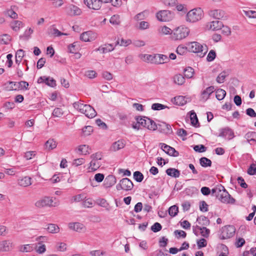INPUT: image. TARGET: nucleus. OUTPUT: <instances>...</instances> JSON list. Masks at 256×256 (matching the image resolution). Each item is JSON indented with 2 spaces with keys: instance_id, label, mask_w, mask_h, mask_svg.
<instances>
[{
  "instance_id": "nucleus-1",
  "label": "nucleus",
  "mask_w": 256,
  "mask_h": 256,
  "mask_svg": "<svg viewBox=\"0 0 256 256\" xmlns=\"http://www.w3.org/2000/svg\"><path fill=\"white\" fill-rule=\"evenodd\" d=\"M212 195L217 198L223 203L234 204L235 202V200L231 197L222 184H218L212 190Z\"/></svg>"
},
{
  "instance_id": "nucleus-2",
  "label": "nucleus",
  "mask_w": 256,
  "mask_h": 256,
  "mask_svg": "<svg viewBox=\"0 0 256 256\" xmlns=\"http://www.w3.org/2000/svg\"><path fill=\"white\" fill-rule=\"evenodd\" d=\"M190 30L184 26H180L174 28L171 32V38L174 40H180L188 36Z\"/></svg>"
},
{
  "instance_id": "nucleus-3",
  "label": "nucleus",
  "mask_w": 256,
  "mask_h": 256,
  "mask_svg": "<svg viewBox=\"0 0 256 256\" xmlns=\"http://www.w3.org/2000/svg\"><path fill=\"white\" fill-rule=\"evenodd\" d=\"M187 46L190 52L197 53L200 58L204 57L207 52L206 46H205L204 48L202 44L196 42H190Z\"/></svg>"
},
{
  "instance_id": "nucleus-4",
  "label": "nucleus",
  "mask_w": 256,
  "mask_h": 256,
  "mask_svg": "<svg viewBox=\"0 0 256 256\" xmlns=\"http://www.w3.org/2000/svg\"><path fill=\"white\" fill-rule=\"evenodd\" d=\"M29 84L25 81L20 82H8L4 84V88L6 90H19L28 89Z\"/></svg>"
},
{
  "instance_id": "nucleus-5",
  "label": "nucleus",
  "mask_w": 256,
  "mask_h": 256,
  "mask_svg": "<svg viewBox=\"0 0 256 256\" xmlns=\"http://www.w3.org/2000/svg\"><path fill=\"white\" fill-rule=\"evenodd\" d=\"M202 14L203 11L200 8H194L188 12L186 20L190 22H195L202 18Z\"/></svg>"
},
{
  "instance_id": "nucleus-6",
  "label": "nucleus",
  "mask_w": 256,
  "mask_h": 256,
  "mask_svg": "<svg viewBox=\"0 0 256 256\" xmlns=\"http://www.w3.org/2000/svg\"><path fill=\"white\" fill-rule=\"evenodd\" d=\"M174 13L168 10H162L156 13L157 19L160 22H169L174 18Z\"/></svg>"
},
{
  "instance_id": "nucleus-7",
  "label": "nucleus",
  "mask_w": 256,
  "mask_h": 256,
  "mask_svg": "<svg viewBox=\"0 0 256 256\" xmlns=\"http://www.w3.org/2000/svg\"><path fill=\"white\" fill-rule=\"evenodd\" d=\"M133 187L132 182L128 178H122L116 186V188L118 190L129 191L132 190Z\"/></svg>"
},
{
  "instance_id": "nucleus-8",
  "label": "nucleus",
  "mask_w": 256,
  "mask_h": 256,
  "mask_svg": "<svg viewBox=\"0 0 256 256\" xmlns=\"http://www.w3.org/2000/svg\"><path fill=\"white\" fill-rule=\"evenodd\" d=\"M58 205L57 202H54L52 198L44 197L35 203V206L38 208H42L44 206H56Z\"/></svg>"
},
{
  "instance_id": "nucleus-9",
  "label": "nucleus",
  "mask_w": 256,
  "mask_h": 256,
  "mask_svg": "<svg viewBox=\"0 0 256 256\" xmlns=\"http://www.w3.org/2000/svg\"><path fill=\"white\" fill-rule=\"evenodd\" d=\"M66 14L71 16H80L82 11L78 6L72 4H70L65 8Z\"/></svg>"
},
{
  "instance_id": "nucleus-10",
  "label": "nucleus",
  "mask_w": 256,
  "mask_h": 256,
  "mask_svg": "<svg viewBox=\"0 0 256 256\" xmlns=\"http://www.w3.org/2000/svg\"><path fill=\"white\" fill-rule=\"evenodd\" d=\"M235 232V228L233 226H228L222 228L220 234L221 239L224 240L232 237Z\"/></svg>"
},
{
  "instance_id": "nucleus-11",
  "label": "nucleus",
  "mask_w": 256,
  "mask_h": 256,
  "mask_svg": "<svg viewBox=\"0 0 256 256\" xmlns=\"http://www.w3.org/2000/svg\"><path fill=\"white\" fill-rule=\"evenodd\" d=\"M14 248V244L11 240H6L0 242V252H8Z\"/></svg>"
},
{
  "instance_id": "nucleus-12",
  "label": "nucleus",
  "mask_w": 256,
  "mask_h": 256,
  "mask_svg": "<svg viewBox=\"0 0 256 256\" xmlns=\"http://www.w3.org/2000/svg\"><path fill=\"white\" fill-rule=\"evenodd\" d=\"M97 38V34L92 31H87L82 33L80 39L85 42H92Z\"/></svg>"
},
{
  "instance_id": "nucleus-13",
  "label": "nucleus",
  "mask_w": 256,
  "mask_h": 256,
  "mask_svg": "<svg viewBox=\"0 0 256 256\" xmlns=\"http://www.w3.org/2000/svg\"><path fill=\"white\" fill-rule=\"evenodd\" d=\"M208 15L216 19L220 20L226 18V12L220 9L212 10L208 12Z\"/></svg>"
},
{
  "instance_id": "nucleus-14",
  "label": "nucleus",
  "mask_w": 256,
  "mask_h": 256,
  "mask_svg": "<svg viewBox=\"0 0 256 256\" xmlns=\"http://www.w3.org/2000/svg\"><path fill=\"white\" fill-rule=\"evenodd\" d=\"M159 146L167 154L170 156H178L179 155V153L176 150L164 143H160Z\"/></svg>"
},
{
  "instance_id": "nucleus-15",
  "label": "nucleus",
  "mask_w": 256,
  "mask_h": 256,
  "mask_svg": "<svg viewBox=\"0 0 256 256\" xmlns=\"http://www.w3.org/2000/svg\"><path fill=\"white\" fill-rule=\"evenodd\" d=\"M84 3L90 8L98 10L102 7L101 2L99 0H84Z\"/></svg>"
},
{
  "instance_id": "nucleus-16",
  "label": "nucleus",
  "mask_w": 256,
  "mask_h": 256,
  "mask_svg": "<svg viewBox=\"0 0 256 256\" xmlns=\"http://www.w3.org/2000/svg\"><path fill=\"white\" fill-rule=\"evenodd\" d=\"M38 82L39 84L44 82L46 85L52 88L56 86V82L53 78H50V77L46 76L40 77L38 80Z\"/></svg>"
},
{
  "instance_id": "nucleus-17",
  "label": "nucleus",
  "mask_w": 256,
  "mask_h": 256,
  "mask_svg": "<svg viewBox=\"0 0 256 256\" xmlns=\"http://www.w3.org/2000/svg\"><path fill=\"white\" fill-rule=\"evenodd\" d=\"M223 24L222 22L215 20L208 22L206 24V28L208 30H218L222 29Z\"/></svg>"
},
{
  "instance_id": "nucleus-18",
  "label": "nucleus",
  "mask_w": 256,
  "mask_h": 256,
  "mask_svg": "<svg viewBox=\"0 0 256 256\" xmlns=\"http://www.w3.org/2000/svg\"><path fill=\"white\" fill-rule=\"evenodd\" d=\"M218 136L226 138L228 140H231L234 136V133L229 128H225L222 129Z\"/></svg>"
},
{
  "instance_id": "nucleus-19",
  "label": "nucleus",
  "mask_w": 256,
  "mask_h": 256,
  "mask_svg": "<svg viewBox=\"0 0 256 256\" xmlns=\"http://www.w3.org/2000/svg\"><path fill=\"white\" fill-rule=\"evenodd\" d=\"M157 128L161 132L166 134H170L172 132V129L170 126L165 122H162L157 124Z\"/></svg>"
},
{
  "instance_id": "nucleus-20",
  "label": "nucleus",
  "mask_w": 256,
  "mask_h": 256,
  "mask_svg": "<svg viewBox=\"0 0 256 256\" xmlns=\"http://www.w3.org/2000/svg\"><path fill=\"white\" fill-rule=\"evenodd\" d=\"M116 182V177L113 175H108L104 180V186L105 188H110L114 185Z\"/></svg>"
},
{
  "instance_id": "nucleus-21",
  "label": "nucleus",
  "mask_w": 256,
  "mask_h": 256,
  "mask_svg": "<svg viewBox=\"0 0 256 256\" xmlns=\"http://www.w3.org/2000/svg\"><path fill=\"white\" fill-rule=\"evenodd\" d=\"M83 114L86 116L90 118H94L96 115V112L94 109L89 104H86Z\"/></svg>"
},
{
  "instance_id": "nucleus-22",
  "label": "nucleus",
  "mask_w": 256,
  "mask_h": 256,
  "mask_svg": "<svg viewBox=\"0 0 256 256\" xmlns=\"http://www.w3.org/2000/svg\"><path fill=\"white\" fill-rule=\"evenodd\" d=\"M167 60H169L168 56L164 54H154V64H162L166 62Z\"/></svg>"
},
{
  "instance_id": "nucleus-23",
  "label": "nucleus",
  "mask_w": 256,
  "mask_h": 256,
  "mask_svg": "<svg viewBox=\"0 0 256 256\" xmlns=\"http://www.w3.org/2000/svg\"><path fill=\"white\" fill-rule=\"evenodd\" d=\"M90 148L88 145L82 144L79 146L76 149V151L78 154L86 155L90 153Z\"/></svg>"
},
{
  "instance_id": "nucleus-24",
  "label": "nucleus",
  "mask_w": 256,
  "mask_h": 256,
  "mask_svg": "<svg viewBox=\"0 0 256 256\" xmlns=\"http://www.w3.org/2000/svg\"><path fill=\"white\" fill-rule=\"evenodd\" d=\"M69 228L71 230L78 232H82L85 230L84 224L80 222L70 223Z\"/></svg>"
},
{
  "instance_id": "nucleus-25",
  "label": "nucleus",
  "mask_w": 256,
  "mask_h": 256,
  "mask_svg": "<svg viewBox=\"0 0 256 256\" xmlns=\"http://www.w3.org/2000/svg\"><path fill=\"white\" fill-rule=\"evenodd\" d=\"M215 90L214 86H210L202 92L201 97L204 100H207L210 96Z\"/></svg>"
},
{
  "instance_id": "nucleus-26",
  "label": "nucleus",
  "mask_w": 256,
  "mask_h": 256,
  "mask_svg": "<svg viewBox=\"0 0 256 256\" xmlns=\"http://www.w3.org/2000/svg\"><path fill=\"white\" fill-rule=\"evenodd\" d=\"M18 184L20 186L26 187L32 184L31 178L24 176L18 180Z\"/></svg>"
},
{
  "instance_id": "nucleus-27",
  "label": "nucleus",
  "mask_w": 256,
  "mask_h": 256,
  "mask_svg": "<svg viewBox=\"0 0 256 256\" xmlns=\"http://www.w3.org/2000/svg\"><path fill=\"white\" fill-rule=\"evenodd\" d=\"M114 47L112 44H105L104 46H100L96 48V51H100L102 53H106L112 51Z\"/></svg>"
},
{
  "instance_id": "nucleus-28",
  "label": "nucleus",
  "mask_w": 256,
  "mask_h": 256,
  "mask_svg": "<svg viewBox=\"0 0 256 256\" xmlns=\"http://www.w3.org/2000/svg\"><path fill=\"white\" fill-rule=\"evenodd\" d=\"M86 104H84L81 100L74 102L73 104L74 108L82 114H83Z\"/></svg>"
},
{
  "instance_id": "nucleus-29",
  "label": "nucleus",
  "mask_w": 256,
  "mask_h": 256,
  "mask_svg": "<svg viewBox=\"0 0 256 256\" xmlns=\"http://www.w3.org/2000/svg\"><path fill=\"white\" fill-rule=\"evenodd\" d=\"M166 172L168 176L175 178H178L180 176V172L174 168H168Z\"/></svg>"
},
{
  "instance_id": "nucleus-30",
  "label": "nucleus",
  "mask_w": 256,
  "mask_h": 256,
  "mask_svg": "<svg viewBox=\"0 0 256 256\" xmlns=\"http://www.w3.org/2000/svg\"><path fill=\"white\" fill-rule=\"evenodd\" d=\"M146 121L144 128H146L148 130H154L157 128V124L154 120L148 118Z\"/></svg>"
},
{
  "instance_id": "nucleus-31",
  "label": "nucleus",
  "mask_w": 256,
  "mask_h": 256,
  "mask_svg": "<svg viewBox=\"0 0 256 256\" xmlns=\"http://www.w3.org/2000/svg\"><path fill=\"white\" fill-rule=\"evenodd\" d=\"M196 222L198 223L199 224L203 226H208L210 223V220L208 218L202 216L198 217Z\"/></svg>"
},
{
  "instance_id": "nucleus-32",
  "label": "nucleus",
  "mask_w": 256,
  "mask_h": 256,
  "mask_svg": "<svg viewBox=\"0 0 256 256\" xmlns=\"http://www.w3.org/2000/svg\"><path fill=\"white\" fill-rule=\"evenodd\" d=\"M46 230L48 232L52 234L58 233L60 231L59 227L56 224H48Z\"/></svg>"
},
{
  "instance_id": "nucleus-33",
  "label": "nucleus",
  "mask_w": 256,
  "mask_h": 256,
  "mask_svg": "<svg viewBox=\"0 0 256 256\" xmlns=\"http://www.w3.org/2000/svg\"><path fill=\"white\" fill-rule=\"evenodd\" d=\"M56 142L54 139H49L45 143L46 148L48 150H52L56 147Z\"/></svg>"
},
{
  "instance_id": "nucleus-34",
  "label": "nucleus",
  "mask_w": 256,
  "mask_h": 256,
  "mask_svg": "<svg viewBox=\"0 0 256 256\" xmlns=\"http://www.w3.org/2000/svg\"><path fill=\"white\" fill-rule=\"evenodd\" d=\"M174 83L178 85H182L185 82V78L180 74H176L174 77Z\"/></svg>"
},
{
  "instance_id": "nucleus-35",
  "label": "nucleus",
  "mask_w": 256,
  "mask_h": 256,
  "mask_svg": "<svg viewBox=\"0 0 256 256\" xmlns=\"http://www.w3.org/2000/svg\"><path fill=\"white\" fill-rule=\"evenodd\" d=\"M124 142L122 140H119L112 144V150L116 151L124 148Z\"/></svg>"
},
{
  "instance_id": "nucleus-36",
  "label": "nucleus",
  "mask_w": 256,
  "mask_h": 256,
  "mask_svg": "<svg viewBox=\"0 0 256 256\" xmlns=\"http://www.w3.org/2000/svg\"><path fill=\"white\" fill-rule=\"evenodd\" d=\"M200 164L202 166L206 168L210 166L212 162L210 159L206 157H202L200 159Z\"/></svg>"
},
{
  "instance_id": "nucleus-37",
  "label": "nucleus",
  "mask_w": 256,
  "mask_h": 256,
  "mask_svg": "<svg viewBox=\"0 0 256 256\" xmlns=\"http://www.w3.org/2000/svg\"><path fill=\"white\" fill-rule=\"evenodd\" d=\"M16 6H11L10 9L7 10L6 14L12 18H16L18 14L16 12Z\"/></svg>"
},
{
  "instance_id": "nucleus-38",
  "label": "nucleus",
  "mask_w": 256,
  "mask_h": 256,
  "mask_svg": "<svg viewBox=\"0 0 256 256\" xmlns=\"http://www.w3.org/2000/svg\"><path fill=\"white\" fill-rule=\"evenodd\" d=\"M190 118L191 120V124L193 126L196 128L200 126L198 118L196 114L194 112H191Z\"/></svg>"
},
{
  "instance_id": "nucleus-39",
  "label": "nucleus",
  "mask_w": 256,
  "mask_h": 256,
  "mask_svg": "<svg viewBox=\"0 0 256 256\" xmlns=\"http://www.w3.org/2000/svg\"><path fill=\"white\" fill-rule=\"evenodd\" d=\"M216 90V96L218 100H222L224 98L226 95V92L221 88L218 89Z\"/></svg>"
},
{
  "instance_id": "nucleus-40",
  "label": "nucleus",
  "mask_w": 256,
  "mask_h": 256,
  "mask_svg": "<svg viewBox=\"0 0 256 256\" xmlns=\"http://www.w3.org/2000/svg\"><path fill=\"white\" fill-rule=\"evenodd\" d=\"M131 44L132 40H124L122 38L120 40H116L115 46H116L117 45H120L122 46H129Z\"/></svg>"
},
{
  "instance_id": "nucleus-41",
  "label": "nucleus",
  "mask_w": 256,
  "mask_h": 256,
  "mask_svg": "<svg viewBox=\"0 0 256 256\" xmlns=\"http://www.w3.org/2000/svg\"><path fill=\"white\" fill-rule=\"evenodd\" d=\"M228 75V74L225 71H223L220 72L218 76H217L216 80V82L219 84L223 83L224 80L226 78Z\"/></svg>"
},
{
  "instance_id": "nucleus-42",
  "label": "nucleus",
  "mask_w": 256,
  "mask_h": 256,
  "mask_svg": "<svg viewBox=\"0 0 256 256\" xmlns=\"http://www.w3.org/2000/svg\"><path fill=\"white\" fill-rule=\"evenodd\" d=\"M194 70L192 67H188L184 70V76L188 78H192L194 74Z\"/></svg>"
},
{
  "instance_id": "nucleus-43",
  "label": "nucleus",
  "mask_w": 256,
  "mask_h": 256,
  "mask_svg": "<svg viewBox=\"0 0 256 256\" xmlns=\"http://www.w3.org/2000/svg\"><path fill=\"white\" fill-rule=\"evenodd\" d=\"M188 50V46H184L182 45H180L178 46L176 52L178 54L182 56L186 54Z\"/></svg>"
},
{
  "instance_id": "nucleus-44",
  "label": "nucleus",
  "mask_w": 256,
  "mask_h": 256,
  "mask_svg": "<svg viewBox=\"0 0 256 256\" xmlns=\"http://www.w3.org/2000/svg\"><path fill=\"white\" fill-rule=\"evenodd\" d=\"M178 212V208L176 205H174L168 208V214L172 217H174L176 216Z\"/></svg>"
},
{
  "instance_id": "nucleus-45",
  "label": "nucleus",
  "mask_w": 256,
  "mask_h": 256,
  "mask_svg": "<svg viewBox=\"0 0 256 256\" xmlns=\"http://www.w3.org/2000/svg\"><path fill=\"white\" fill-rule=\"evenodd\" d=\"M10 40V36L8 34H4L0 36V42L2 44H7Z\"/></svg>"
},
{
  "instance_id": "nucleus-46",
  "label": "nucleus",
  "mask_w": 256,
  "mask_h": 256,
  "mask_svg": "<svg viewBox=\"0 0 256 256\" xmlns=\"http://www.w3.org/2000/svg\"><path fill=\"white\" fill-rule=\"evenodd\" d=\"M19 250L23 252H30L33 250V248L30 244H26L21 246L19 248Z\"/></svg>"
},
{
  "instance_id": "nucleus-47",
  "label": "nucleus",
  "mask_w": 256,
  "mask_h": 256,
  "mask_svg": "<svg viewBox=\"0 0 256 256\" xmlns=\"http://www.w3.org/2000/svg\"><path fill=\"white\" fill-rule=\"evenodd\" d=\"M166 108H168L166 106L159 103H154L153 104L152 106V109L154 110H160Z\"/></svg>"
},
{
  "instance_id": "nucleus-48",
  "label": "nucleus",
  "mask_w": 256,
  "mask_h": 256,
  "mask_svg": "<svg viewBox=\"0 0 256 256\" xmlns=\"http://www.w3.org/2000/svg\"><path fill=\"white\" fill-rule=\"evenodd\" d=\"M174 99L176 104L178 106H183L186 102V101L184 100V98L183 96H176Z\"/></svg>"
},
{
  "instance_id": "nucleus-49",
  "label": "nucleus",
  "mask_w": 256,
  "mask_h": 256,
  "mask_svg": "<svg viewBox=\"0 0 256 256\" xmlns=\"http://www.w3.org/2000/svg\"><path fill=\"white\" fill-rule=\"evenodd\" d=\"M110 22L113 25H118L120 22V16L118 15L112 16L110 20Z\"/></svg>"
},
{
  "instance_id": "nucleus-50",
  "label": "nucleus",
  "mask_w": 256,
  "mask_h": 256,
  "mask_svg": "<svg viewBox=\"0 0 256 256\" xmlns=\"http://www.w3.org/2000/svg\"><path fill=\"white\" fill-rule=\"evenodd\" d=\"M64 114V112L62 108H56L54 109L52 112V116L54 117L60 118Z\"/></svg>"
},
{
  "instance_id": "nucleus-51",
  "label": "nucleus",
  "mask_w": 256,
  "mask_h": 256,
  "mask_svg": "<svg viewBox=\"0 0 256 256\" xmlns=\"http://www.w3.org/2000/svg\"><path fill=\"white\" fill-rule=\"evenodd\" d=\"M22 25V22L19 20H15L14 22L11 24V28L14 30L18 31L19 30Z\"/></svg>"
},
{
  "instance_id": "nucleus-52",
  "label": "nucleus",
  "mask_w": 256,
  "mask_h": 256,
  "mask_svg": "<svg viewBox=\"0 0 256 256\" xmlns=\"http://www.w3.org/2000/svg\"><path fill=\"white\" fill-rule=\"evenodd\" d=\"M134 178L138 182H141L144 179V176L140 172L136 171L134 173Z\"/></svg>"
},
{
  "instance_id": "nucleus-53",
  "label": "nucleus",
  "mask_w": 256,
  "mask_h": 256,
  "mask_svg": "<svg viewBox=\"0 0 256 256\" xmlns=\"http://www.w3.org/2000/svg\"><path fill=\"white\" fill-rule=\"evenodd\" d=\"M143 60L154 64V54H144L143 56Z\"/></svg>"
},
{
  "instance_id": "nucleus-54",
  "label": "nucleus",
  "mask_w": 256,
  "mask_h": 256,
  "mask_svg": "<svg viewBox=\"0 0 256 256\" xmlns=\"http://www.w3.org/2000/svg\"><path fill=\"white\" fill-rule=\"evenodd\" d=\"M216 57V53L215 51L213 50H212L210 51L208 54L206 60L208 62H212L215 59Z\"/></svg>"
},
{
  "instance_id": "nucleus-55",
  "label": "nucleus",
  "mask_w": 256,
  "mask_h": 256,
  "mask_svg": "<svg viewBox=\"0 0 256 256\" xmlns=\"http://www.w3.org/2000/svg\"><path fill=\"white\" fill-rule=\"evenodd\" d=\"M50 32L52 35L55 36H60L62 35H67V34L62 32L56 28H51Z\"/></svg>"
},
{
  "instance_id": "nucleus-56",
  "label": "nucleus",
  "mask_w": 256,
  "mask_h": 256,
  "mask_svg": "<svg viewBox=\"0 0 256 256\" xmlns=\"http://www.w3.org/2000/svg\"><path fill=\"white\" fill-rule=\"evenodd\" d=\"M147 118H148L146 116L142 118L140 116H138L136 118V120L140 124L141 126L144 127L146 126V120H147Z\"/></svg>"
},
{
  "instance_id": "nucleus-57",
  "label": "nucleus",
  "mask_w": 256,
  "mask_h": 256,
  "mask_svg": "<svg viewBox=\"0 0 256 256\" xmlns=\"http://www.w3.org/2000/svg\"><path fill=\"white\" fill-rule=\"evenodd\" d=\"M82 132L84 136H88V135L90 134L91 132H92L93 128H92V126H84L82 128Z\"/></svg>"
},
{
  "instance_id": "nucleus-58",
  "label": "nucleus",
  "mask_w": 256,
  "mask_h": 256,
  "mask_svg": "<svg viewBox=\"0 0 256 256\" xmlns=\"http://www.w3.org/2000/svg\"><path fill=\"white\" fill-rule=\"evenodd\" d=\"M174 234L178 238L180 237L185 238L186 236V233L182 230H176L174 232Z\"/></svg>"
},
{
  "instance_id": "nucleus-59",
  "label": "nucleus",
  "mask_w": 256,
  "mask_h": 256,
  "mask_svg": "<svg viewBox=\"0 0 256 256\" xmlns=\"http://www.w3.org/2000/svg\"><path fill=\"white\" fill-rule=\"evenodd\" d=\"M162 228V226L158 222H155L151 227V230L154 232L160 231Z\"/></svg>"
},
{
  "instance_id": "nucleus-60",
  "label": "nucleus",
  "mask_w": 256,
  "mask_h": 256,
  "mask_svg": "<svg viewBox=\"0 0 256 256\" xmlns=\"http://www.w3.org/2000/svg\"><path fill=\"white\" fill-rule=\"evenodd\" d=\"M200 234L202 236L206 238L208 237L210 233V230L209 229L207 228L205 226H202V230H200Z\"/></svg>"
},
{
  "instance_id": "nucleus-61",
  "label": "nucleus",
  "mask_w": 256,
  "mask_h": 256,
  "mask_svg": "<svg viewBox=\"0 0 256 256\" xmlns=\"http://www.w3.org/2000/svg\"><path fill=\"white\" fill-rule=\"evenodd\" d=\"M160 32H161L162 34H170L171 35V32H172V30L168 27L166 26H164L160 28Z\"/></svg>"
},
{
  "instance_id": "nucleus-62",
  "label": "nucleus",
  "mask_w": 256,
  "mask_h": 256,
  "mask_svg": "<svg viewBox=\"0 0 256 256\" xmlns=\"http://www.w3.org/2000/svg\"><path fill=\"white\" fill-rule=\"evenodd\" d=\"M244 14L250 18H256V12L254 10H243Z\"/></svg>"
},
{
  "instance_id": "nucleus-63",
  "label": "nucleus",
  "mask_w": 256,
  "mask_h": 256,
  "mask_svg": "<svg viewBox=\"0 0 256 256\" xmlns=\"http://www.w3.org/2000/svg\"><path fill=\"white\" fill-rule=\"evenodd\" d=\"M85 76L89 78H94L97 76V73L94 70H88L86 72Z\"/></svg>"
},
{
  "instance_id": "nucleus-64",
  "label": "nucleus",
  "mask_w": 256,
  "mask_h": 256,
  "mask_svg": "<svg viewBox=\"0 0 256 256\" xmlns=\"http://www.w3.org/2000/svg\"><path fill=\"white\" fill-rule=\"evenodd\" d=\"M248 174L250 175H254L256 174V166L254 164H251L248 170Z\"/></svg>"
}]
</instances>
